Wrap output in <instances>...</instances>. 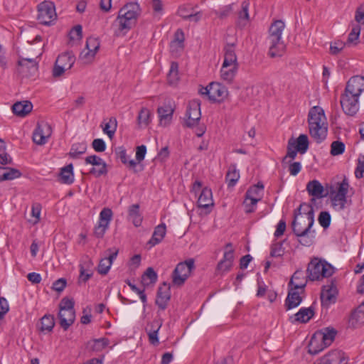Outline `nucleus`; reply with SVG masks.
I'll list each match as a JSON object with an SVG mask.
<instances>
[{"mask_svg":"<svg viewBox=\"0 0 364 364\" xmlns=\"http://www.w3.org/2000/svg\"><path fill=\"white\" fill-rule=\"evenodd\" d=\"M60 326L67 330L75 321V310H60L58 313Z\"/></svg>","mask_w":364,"mask_h":364,"instance_id":"obj_29","label":"nucleus"},{"mask_svg":"<svg viewBox=\"0 0 364 364\" xmlns=\"http://www.w3.org/2000/svg\"><path fill=\"white\" fill-rule=\"evenodd\" d=\"M337 282L331 279L326 285H323L321 292V301L323 307L328 308L336 303L338 295Z\"/></svg>","mask_w":364,"mask_h":364,"instance_id":"obj_6","label":"nucleus"},{"mask_svg":"<svg viewBox=\"0 0 364 364\" xmlns=\"http://www.w3.org/2000/svg\"><path fill=\"white\" fill-rule=\"evenodd\" d=\"M349 188L348 179L344 178L343 181L338 183V188L333 196L331 198L332 205L334 207L338 206L340 210L345 208L347 202L346 195Z\"/></svg>","mask_w":364,"mask_h":364,"instance_id":"obj_10","label":"nucleus"},{"mask_svg":"<svg viewBox=\"0 0 364 364\" xmlns=\"http://www.w3.org/2000/svg\"><path fill=\"white\" fill-rule=\"evenodd\" d=\"M289 287L290 289L289 290L284 304L287 310H290L299 306L302 301L301 294L303 292H301L300 289H294V287Z\"/></svg>","mask_w":364,"mask_h":364,"instance_id":"obj_20","label":"nucleus"},{"mask_svg":"<svg viewBox=\"0 0 364 364\" xmlns=\"http://www.w3.org/2000/svg\"><path fill=\"white\" fill-rule=\"evenodd\" d=\"M285 23L282 20H274V57H281L286 52L287 44L282 39Z\"/></svg>","mask_w":364,"mask_h":364,"instance_id":"obj_7","label":"nucleus"},{"mask_svg":"<svg viewBox=\"0 0 364 364\" xmlns=\"http://www.w3.org/2000/svg\"><path fill=\"white\" fill-rule=\"evenodd\" d=\"M306 273L310 281L320 280L331 276L333 273V267L325 260L315 257L309 263Z\"/></svg>","mask_w":364,"mask_h":364,"instance_id":"obj_2","label":"nucleus"},{"mask_svg":"<svg viewBox=\"0 0 364 364\" xmlns=\"http://www.w3.org/2000/svg\"><path fill=\"white\" fill-rule=\"evenodd\" d=\"M166 226L164 223H161L154 228L151 238L149 241L151 246H155L160 243L166 235Z\"/></svg>","mask_w":364,"mask_h":364,"instance_id":"obj_36","label":"nucleus"},{"mask_svg":"<svg viewBox=\"0 0 364 364\" xmlns=\"http://www.w3.org/2000/svg\"><path fill=\"white\" fill-rule=\"evenodd\" d=\"M314 224V219L301 216L299 214H294V219L291 223V228L294 232H300L304 230H311Z\"/></svg>","mask_w":364,"mask_h":364,"instance_id":"obj_16","label":"nucleus"},{"mask_svg":"<svg viewBox=\"0 0 364 364\" xmlns=\"http://www.w3.org/2000/svg\"><path fill=\"white\" fill-rule=\"evenodd\" d=\"M359 98L357 94L344 90L341 96L340 103L344 113L349 116L355 115L359 109Z\"/></svg>","mask_w":364,"mask_h":364,"instance_id":"obj_5","label":"nucleus"},{"mask_svg":"<svg viewBox=\"0 0 364 364\" xmlns=\"http://www.w3.org/2000/svg\"><path fill=\"white\" fill-rule=\"evenodd\" d=\"M162 326V322L159 320H154L147 323L145 331L149 337V341L154 346H157L159 343L158 338V332Z\"/></svg>","mask_w":364,"mask_h":364,"instance_id":"obj_19","label":"nucleus"},{"mask_svg":"<svg viewBox=\"0 0 364 364\" xmlns=\"http://www.w3.org/2000/svg\"><path fill=\"white\" fill-rule=\"evenodd\" d=\"M174 109L170 105H164L159 107L157 112L159 117L160 124L163 126L168 125L173 117Z\"/></svg>","mask_w":364,"mask_h":364,"instance_id":"obj_27","label":"nucleus"},{"mask_svg":"<svg viewBox=\"0 0 364 364\" xmlns=\"http://www.w3.org/2000/svg\"><path fill=\"white\" fill-rule=\"evenodd\" d=\"M350 321L353 323V321L364 322V305H360L354 311L350 316Z\"/></svg>","mask_w":364,"mask_h":364,"instance_id":"obj_56","label":"nucleus"},{"mask_svg":"<svg viewBox=\"0 0 364 364\" xmlns=\"http://www.w3.org/2000/svg\"><path fill=\"white\" fill-rule=\"evenodd\" d=\"M294 214L306 216V218H309L311 220L314 219V211L312 205L306 203H301L299 208L294 210Z\"/></svg>","mask_w":364,"mask_h":364,"instance_id":"obj_46","label":"nucleus"},{"mask_svg":"<svg viewBox=\"0 0 364 364\" xmlns=\"http://www.w3.org/2000/svg\"><path fill=\"white\" fill-rule=\"evenodd\" d=\"M314 315V309L312 306L306 308L303 307L299 311L290 316L289 319L291 323H307Z\"/></svg>","mask_w":364,"mask_h":364,"instance_id":"obj_25","label":"nucleus"},{"mask_svg":"<svg viewBox=\"0 0 364 364\" xmlns=\"http://www.w3.org/2000/svg\"><path fill=\"white\" fill-rule=\"evenodd\" d=\"M141 14V8L136 2H129L120 9L118 16L114 22L117 28L114 33L117 36H124L134 27Z\"/></svg>","mask_w":364,"mask_h":364,"instance_id":"obj_1","label":"nucleus"},{"mask_svg":"<svg viewBox=\"0 0 364 364\" xmlns=\"http://www.w3.org/2000/svg\"><path fill=\"white\" fill-rule=\"evenodd\" d=\"M237 70L238 67L234 68L233 65L225 66V65L223 64L220 69L221 78L228 83H231L235 78Z\"/></svg>","mask_w":364,"mask_h":364,"instance_id":"obj_40","label":"nucleus"},{"mask_svg":"<svg viewBox=\"0 0 364 364\" xmlns=\"http://www.w3.org/2000/svg\"><path fill=\"white\" fill-rule=\"evenodd\" d=\"M296 144L293 146V148H296V150L301 154L306 152L309 149V139L307 135L301 134L299 136L296 140H294Z\"/></svg>","mask_w":364,"mask_h":364,"instance_id":"obj_47","label":"nucleus"},{"mask_svg":"<svg viewBox=\"0 0 364 364\" xmlns=\"http://www.w3.org/2000/svg\"><path fill=\"white\" fill-rule=\"evenodd\" d=\"M112 218V211L109 208H103L100 213L99 224L95 228L94 234L101 238L104 236Z\"/></svg>","mask_w":364,"mask_h":364,"instance_id":"obj_12","label":"nucleus"},{"mask_svg":"<svg viewBox=\"0 0 364 364\" xmlns=\"http://www.w3.org/2000/svg\"><path fill=\"white\" fill-rule=\"evenodd\" d=\"M33 109V105L30 101H21L14 103L12 106L14 114L18 117H25L29 114Z\"/></svg>","mask_w":364,"mask_h":364,"instance_id":"obj_30","label":"nucleus"},{"mask_svg":"<svg viewBox=\"0 0 364 364\" xmlns=\"http://www.w3.org/2000/svg\"><path fill=\"white\" fill-rule=\"evenodd\" d=\"M109 344V341L107 338L92 339L86 343V348L92 352H101Z\"/></svg>","mask_w":364,"mask_h":364,"instance_id":"obj_33","label":"nucleus"},{"mask_svg":"<svg viewBox=\"0 0 364 364\" xmlns=\"http://www.w3.org/2000/svg\"><path fill=\"white\" fill-rule=\"evenodd\" d=\"M307 274L302 270H296L292 275L289 283V287H294L296 289H300L304 292V288L307 284Z\"/></svg>","mask_w":364,"mask_h":364,"instance_id":"obj_22","label":"nucleus"},{"mask_svg":"<svg viewBox=\"0 0 364 364\" xmlns=\"http://www.w3.org/2000/svg\"><path fill=\"white\" fill-rule=\"evenodd\" d=\"M240 178L239 171L235 165H230L227 172L225 179L229 187L234 186Z\"/></svg>","mask_w":364,"mask_h":364,"instance_id":"obj_45","label":"nucleus"},{"mask_svg":"<svg viewBox=\"0 0 364 364\" xmlns=\"http://www.w3.org/2000/svg\"><path fill=\"white\" fill-rule=\"evenodd\" d=\"M308 123L309 125L327 123L324 110L318 106L311 108L308 114Z\"/></svg>","mask_w":364,"mask_h":364,"instance_id":"obj_21","label":"nucleus"},{"mask_svg":"<svg viewBox=\"0 0 364 364\" xmlns=\"http://www.w3.org/2000/svg\"><path fill=\"white\" fill-rule=\"evenodd\" d=\"M297 237L298 242L303 246L309 247L314 242L315 230H304L300 232H294Z\"/></svg>","mask_w":364,"mask_h":364,"instance_id":"obj_31","label":"nucleus"},{"mask_svg":"<svg viewBox=\"0 0 364 364\" xmlns=\"http://www.w3.org/2000/svg\"><path fill=\"white\" fill-rule=\"evenodd\" d=\"M201 117L200 104L198 100L188 103L185 115V124L188 127H194L198 124Z\"/></svg>","mask_w":364,"mask_h":364,"instance_id":"obj_8","label":"nucleus"},{"mask_svg":"<svg viewBox=\"0 0 364 364\" xmlns=\"http://www.w3.org/2000/svg\"><path fill=\"white\" fill-rule=\"evenodd\" d=\"M59 181L65 184H72L74 181L73 166L70 164L60 169Z\"/></svg>","mask_w":364,"mask_h":364,"instance_id":"obj_38","label":"nucleus"},{"mask_svg":"<svg viewBox=\"0 0 364 364\" xmlns=\"http://www.w3.org/2000/svg\"><path fill=\"white\" fill-rule=\"evenodd\" d=\"M157 274L152 267H148L141 277V283L144 287L155 284L157 281Z\"/></svg>","mask_w":364,"mask_h":364,"instance_id":"obj_44","label":"nucleus"},{"mask_svg":"<svg viewBox=\"0 0 364 364\" xmlns=\"http://www.w3.org/2000/svg\"><path fill=\"white\" fill-rule=\"evenodd\" d=\"M151 112L149 109L143 107L141 109L137 117V124L139 127H147L150 120Z\"/></svg>","mask_w":364,"mask_h":364,"instance_id":"obj_48","label":"nucleus"},{"mask_svg":"<svg viewBox=\"0 0 364 364\" xmlns=\"http://www.w3.org/2000/svg\"><path fill=\"white\" fill-rule=\"evenodd\" d=\"M234 261V250L232 243L229 242L225 245V250L223 258L218 262L217 269L221 272H226L230 270Z\"/></svg>","mask_w":364,"mask_h":364,"instance_id":"obj_14","label":"nucleus"},{"mask_svg":"<svg viewBox=\"0 0 364 364\" xmlns=\"http://www.w3.org/2000/svg\"><path fill=\"white\" fill-rule=\"evenodd\" d=\"M41 212V205L40 203H34L31 207V216L34 218L32 222L33 224H36L40 220Z\"/></svg>","mask_w":364,"mask_h":364,"instance_id":"obj_60","label":"nucleus"},{"mask_svg":"<svg viewBox=\"0 0 364 364\" xmlns=\"http://www.w3.org/2000/svg\"><path fill=\"white\" fill-rule=\"evenodd\" d=\"M2 176L3 181H11L19 178L21 176V173L16 168L4 167V171Z\"/></svg>","mask_w":364,"mask_h":364,"instance_id":"obj_53","label":"nucleus"},{"mask_svg":"<svg viewBox=\"0 0 364 364\" xmlns=\"http://www.w3.org/2000/svg\"><path fill=\"white\" fill-rule=\"evenodd\" d=\"M74 301L68 298H63L60 304V310H74Z\"/></svg>","mask_w":364,"mask_h":364,"instance_id":"obj_64","label":"nucleus"},{"mask_svg":"<svg viewBox=\"0 0 364 364\" xmlns=\"http://www.w3.org/2000/svg\"><path fill=\"white\" fill-rule=\"evenodd\" d=\"M55 326L54 316L50 314H46L41 319V331L44 332H50Z\"/></svg>","mask_w":364,"mask_h":364,"instance_id":"obj_49","label":"nucleus"},{"mask_svg":"<svg viewBox=\"0 0 364 364\" xmlns=\"http://www.w3.org/2000/svg\"><path fill=\"white\" fill-rule=\"evenodd\" d=\"M86 150L87 144L85 142L75 143L72 145L68 155L70 158L76 159L85 153Z\"/></svg>","mask_w":364,"mask_h":364,"instance_id":"obj_50","label":"nucleus"},{"mask_svg":"<svg viewBox=\"0 0 364 364\" xmlns=\"http://www.w3.org/2000/svg\"><path fill=\"white\" fill-rule=\"evenodd\" d=\"M92 148L97 152H102L106 149V144L103 139H95L92 143Z\"/></svg>","mask_w":364,"mask_h":364,"instance_id":"obj_63","label":"nucleus"},{"mask_svg":"<svg viewBox=\"0 0 364 364\" xmlns=\"http://www.w3.org/2000/svg\"><path fill=\"white\" fill-rule=\"evenodd\" d=\"M128 220L131 221L135 227L141 226L143 218L139 211V204H133L129 207Z\"/></svg>","mask_w":364,"mask_h":364,"instance_id":"obj_34","label":"nucleus"},{"mask_svg":"<svg viewBox=\"0 0 364 364\" xmlns=\"http://www.w3.org/2000/svg\"><path fill=\"white\" fill-rule=\"evenodd\" d=\"M184 41L185 36L183 31L181 28L177 29L174 34V39L170 44L171 51L173 53L183 50Z\"/></svg>","mask_w":364,"mask_h":364,"instance_id":"obj_37","label":"nucleus"},{"mask_svg":"<svg viewBox=\"0 0 364 364\" xmlns=\"http://www.w3.org/2000/svg\"><path fill=\"white\" fill-rule=\"evenodd\" d=\"M171 298L170 287L164 283L163 287H160L158 289L156 304L161 310H165Z\"/></svg>","mask_w":364,"mask_h":364,"instance_id":"obj_23","label":"nucleus"},{"mask_svg":"<svg viewBox=\"0 0 364 364\" xmlns=\"http://www.w3.org/2000/svg\"><path fill=\"white\" fill-rule=\"evenodd\" d=\"M296 144V142L293 139L289 140L288 147H287V154L284 157V160H285L287 157H289L291 159H294L296 156L297 152H299L296 148H293V146Z\"/></svg>","mask_w":364,"mask_h":364,"instance_id":"obj_62","label":"nucleus"},{"mask_svg":"<svg viewBox=\"0 0 364 364\" xmlns=\"http://www.w3.org/2000/svg\"><path fill=\"white\" fill-rule=\"evenodd\" d=\"M117 122L115 117H110L109 122L102 127L104 133L107 134L109 139H112L117 129Z\"/></svg>","mask_w":364,"mask_h":364,"instance_id":"obj_51","label":"nucleus"},{"mask_svg":"<svg viewBox=\"0 0 364 364\" xmlns=\"http://www.w3.org/2000/svg\"><path fill=\"white\" fill-rule=\"evenodd\" d=\"M249 7V1H244L242 2L241 10L238 13V25L241 27L246 26L250 21Z\"/></svg>","mask_w":364,"mask_h":364,"instance_id":"obj_41","label":"nucleus"},{"mask_svg":"<svg viewBox=\"0 0 364 364\" xmlns=\"http://www.w3.org/2000/svg\"><path fill=\"white\" fill-rule=\"evenodd\" d=\"M306 191L309 194L316 198H321L324 189L321 183L317 180L310 181L306 185Z\"/></svg>","mask_w":364,"mask_h":364,"instance_id":"obj_35","label":"nucleus"},{"mask_svg":"<svg viewBox=\"0 0 364 364\" xmlns=\"http://www.w3.org/2000/svg\"><path fill=\"white\" fill-rule=\"evenodd\" d=\"M344 90L360 96L364 91V77L359 75L351 77L347 81Z\"/></svg>","mask_w":364,"mask_h":364,"instance_id":"obj_17","label":"nucleus"},{"mask_svg":"<svg viewBox=\"0 0 364 364\" xmlns=\"http://www.w3.org/2000/svg\"><path fill=\"white\" fill-rule=\"evenodd\" d=\"M343 353L341 350H333L326 354L321 360L314 364H346Z\"/></svg>","mask_w":364,"mask_h":364,"instance_id":"obj_26","label":"nucleus"},{"mask_svg":"<svg viewBox=\"0 0 364 364\" xmlns=\"http://www.w3.org/2000/svg\"><path fill=\"white\" fill-rule=\"evenodd\" d=\"M111 266L112 264H110L109 261L105 258H102L100 259V263L98 264L97 272L99 274L102 275H106L109 271Z\"/></svg>","mask_w":364,"mask_h":364,"instance_id":"obj_58","label":"nucleus"},{"mask_svg":"<svg viewBox=\"0 0 364 364\" xmlns=\"http://www.w3.org/2000/svg\"><path fill=\"white\" fill-rule=\"evenodd\" d=\"M178 80V64L176 62H172L170 70L168 73V81L169 84L173 85Z\"/></svg>","mask_w":364,"mask_h":364,"instance_id":"obj_52","label":"nucleus"},{"mask_svg":"<svg viewBox=\"0 0 364 364\" xmlns=\"http://www.w3.org/2000/svg\"><path fill=\"white\" fill-rule=\"evenodd\" d=\"M345 151V144L340 141H334L331 145V154L338 156L342 154Z\"/></svg>","mask_w":364,"mask_h":364,"instance_id":"obj_54","label":"nucleus"},{"mask_svg":"<svg viewBox=\"0 0 364 364\" xmlns=\"http://www.w3.org/2000/svg\"><path fill=\"white\" fill-rule=\"evenodd\" d=\"M345 47V43L341 41H336L331 43L330 53L332 55L338 54Z\"/></svg>","mask_w":364,"mask_h":364,"instance_id":"obj_61","label":"nucleus"},{"mask_svg":"<svg viewBox=\"0 0 364 364\" xmlns=\"http://www.w3.org/2000/svg\"><path fill=\"white\" fill-rule=\"evenodd\" d=\"M75 56L72 53L67 52L59 55L55 61L64 68L70 70L75 63Z\"/></svg>","mask_w":364,"mask_h":364,"instance_id":"obj_43","label":"nucleus"},{"mask_svg":"<svg viewBox=\"0 0 364 364\" xmlns=\"http://www.w3.org/2000/svg\"><path fill=\"white\" fill-rule=\"evenodd\" d=\"M197 203L198 208L204 209L206 214L210 213L214 206L211 189L207 187L203 188Z\"/></svg>","mask_w":364,"mask_h":364,"instance_id":"obj_15","label":"nucleus"},{"mask_svg":"<svg viewBox=\"0 0 364 364\" xmlns=\"http://www.w3.org/2000/svg\"><path fill=\"white\" fill-rule=\"evenodd\" d=\"M100 46V41L97 38H87L85 48L82 50L80 55V60H82L84 63H91L99 50Z\"/></svg>","mask_w":364,"mask_h":364,"instance_id":"obj_9","label":"nucleus"},{"mask_svg":"<svg viewBox=\"0 0 364 364\" xmlns=\"http://www.w3.org/2000/svg\"><path fill=\"white\" fill-rule=\"evenodd\" d=\"M210 96L209 100L212 101H222L228 95V90L226 87L218 82L210 83Z\"/></svg>","mask_w":364,"mask_h":364,"instance_id":"obj_24","label":"nucleus"},{"mask_svg":"<svg viewBox=\"0 0 364 364\" xmlns=\"http://www.w3.org/2000/svg\"><path fill=\"white\" fill-rule=\"evenodd\" d=\"M232 10V6L227 5L220 8L219 10H213L212 13L214 14L218 17H219L220 18L223 19L227 18L230 15Z\"/></svg>","mask_w":364,"mask_h":364,"instance_id":"obj_57","label":"nucleus"},{"mask_svg":"<svg viewBox=\"0 0 364 364\" xmlns=\"http://www.w3.org/2000/svg\"><path fill=\"white\" fill-rule=\"evenodd\" d=\"M193 11V8L189 5L183 4L178 7L177 15L186 20L190 14Z\"/></svg>","mask_w":364,"mask_h":364,"instance_id":"obj_59","label":"nucleus"},{"mask_svg":"<svg viewBox=\"0 0 364 364\" xmlns=\"http://www.w3.org/2000/svg\"><path fill=\"white\" fill-rule=\"evenodd\" d=\"M224 60L223 64L226 65H233L234 68L238 67L237 58L235 53V44H227L224 48Z\"/></svg>","mask_w":364,"mask_h":364,"instance_id":"obj_28","label":"nucleus"},{"mask_svg":"<svg viewBox=\"0 0 364 364\" xmlns=\"http://www.w3.org/2000/svg\"><path fill=\"white\" fill-rule=\"evenodd\" d=\"M309 128L311 136L316 143H321L326 139L328 132V123H324V124H310Z\"/></svg>","mask_w":364,"mask_h":364,"instance_id":"obj_18","label":"nucleus"},{"mask_svg":"<svg viewBox=\"0 0 364 364\" xmlns=\"http://www.w3.org/2000/svg\"><path fill=\"white\" fill-rule=\"evenodd\" d=\"M194 269V259H189L178 263L172 273V283L177 287L182 286L191 271Z\"/></svg>","mask_w":364,"mask_h":364,"instance_id":"obj_3","label":"nucleus"},{"mask_svg":"<svg viewBox=\"0 0 364 364\" xmlns=\"http://www.w3.org/2000/svg\"><path fill=\"white\" fill-rule=\"evenodd\" d=\"M264 193V185L258 182L256 185L251 186L246 192L245 196L250 198L252 201L258 202Z\"/></svg>","mask_w":364,"mask_h":364,"instance_id":"obj_39","label":"nucleus"},{"mask_svg":"<svg viewBox=\"0 0 364 364\" xmlns=\"http://www.w3.org/2000/svg\"><path fill=\"white\" fill-rule=\"evenodd\" d=\"M326 348L327 346L323 343L320 336H318L316 333H314L308 346V352L311 355H316Z\"/></svg>","mask_w":364,"mask_h":364,"instance_id":"obj_32","label":"nucleus"},{"mask_svg":"<svg viewBox=\"0 0 364 364\" xmlns=\"http://www.w3.org/2000/svg\"><path fill=\"white\" fill-rule=\"evenodd\" d=\"M52 134V129L47 122H38L33 133V141L38 145L45 144Z\"/></svg>","mask_w":364,"mask_h":364,"instance_id":"obj_11","label":"nucleus"},{"mask_svg":"<svg viewBox=\"0 0 364 364\" xmlns=\"http://www.w3.org/2000/svg\"><path fill=\"white\" fill-rule=\"evenodd\" d=\"M85 163L97 166L92 167L90 170V173L95 177H100L107 173V164L102 158L97 155H91L86 157Z\"/></svg>","mask_w":364,"mask_h":364,"instance_id":"obj_13","label":"nucleus"},{"mask_svg":"<svg viewBox=\"0 0 364 364\" xmlns=\"http://www.w3.org/2000/svg\"><path fill=\"white\" fill-rule=\"evenodd\" d=\"M318 222L321 226L323 228H327L330 226L331 218L328 212L322 211L318 215Z\"/></svg>","mask_w":364,"mask_h":364,"instance_id":"obj_55","label":"nucleus"},{"mask_svg":"<svg viewBox=\"0 0 364 364\" xmlns=\"http://www.w3.org/2000/svg\"><path fill=\"white\" fill-rule=\"evenodd\" d=\"M316 333L318 336H320L323 343H325L327 347L331 344L336 335V331L334 328H326Z\"/></svg>","mask_w":364,"mask_h":364,"instance_id":"obj_42","label":"nucleus"},{"mask_svg":"<svg viewBox=\"0 0 364 364\" xmlns=\"http://www.w3.org/2000/svg\"><path fill=\"white\" fill-rule=\"evenodd\" d=\"M38 20L43 25H50L57 18L55 7L51 1H44L38 6Z\"/></svg>","mask_w":364,"mask_h":364,"instance_id":"obj_4","label":"nucleus"}]
</instances>
